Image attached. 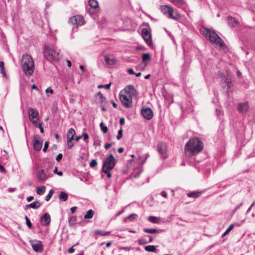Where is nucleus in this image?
<instances>
[{
  "label": "nucleus",
  "mask_w": 255,
  "mask_h": 255,
  "mask_svg": "<svg viewBox=\"0 0 255 255\" xmlns=\"http://www.w3.org/2000/svg\"><path fill=\"white\" fill-rule=\"evenodd\" d=\"M138 243L140 245H143L148 243V241L145 238H141L138 240Z\"/></svg>",
  "instance_id": "nucleus-40"
},
{
  "label": "nucleus",
  "mask_w": 255,
  "mask_h": 255,
  "mask_svg": "<svg viewBox=\"0 0 255 255\" xmlns=\"http://www.w3.org/2000/svg\"><path fill=\"white\" fill-rule=\"evenodd\" d=\"M54 173L55 174H57L59 176H62L63 175V172L62 171H58L57 167H55L54 170Z\"/></svg>",
  "instance_id": "nucleus-48"
},
{
  "label": "nucleus",
  "mask_w": 255,
  "mask_h": 255,
  "mask_svg": "<svg viewBox=\"0 0 255 255\" xmlns=\"http://www.w3.org/2000/svg\"><path fill=\"white\" fill-rule=\"evenodd\" d=\"M42 144L40 142L37 138H34L33 140V146L34 149L36 151H40L42 148Z\"/></svg>",
  "instance_id": "nucleus-20"
},
{
  "label": "nucleus",
  "mask_w": 255,
  "mask_h": 255,
  "mask_svg": "<svg viewBox=\"0 0 255 255\" xmlns=\"http://www.w3.org/2000/svg\"><path fill=\"white\" fill-rule=\"evenodd\" d=\"M46 92L47 93H50L51 94H52L53 93V90L52 89L50 88H48L46 90Z\"/></svg>",
  "instance_id": "nucleus-61"
},
{
  "label": "nucleus",
  "mask_w": 255,
  "mask_h": 255,
  "mask_svg": "<svg viewBox=\"0 0 255 255\" xmlns=\"http://www.w3.org/2000/svg\"><path fill=\"white\" fill-rule=\"evenodd\" d=\"M234 227V224H231L228 228L226 230V231L225 232L224 234L223 235V236H225L226 234H228L233 228Z\"/></svg>",
  "instance_id": "nucleus-44"
},
{
  "label": "nucleus",
  "mask_w": 255,
  "mask_h": 255,
  "mask_svg": "<svg viewBox=\"0 0 255 255\" xmlns=\"http://www.w3.org/2000/svg\"><path fill=\"white\" fill-rule=\"evenodd\" d=\"M204 148L203 142L198 137L190 139L186 144L185 153L187 156H193L201 151Z\"/></svg>",
  "instance_id": "nucleus-1"
},
{
  "label": "nucleus",
  "mask_w": 255,
  "mask_h": 255,
  "mask_svg": "<svg viewBox=\"0 0 255 255\" xmlns=\"http://www.w3.org/2000/svg\"><path fill=\"white\" fill-rule=\"evenodd\" d=\"M77 221V218L75 216H72L71 217L69 220V225L71 226L74 225Z\"/></svg>",
  "instance_id": "nucleus-35"
},
{
  "label": "nucleus",
  "mask_w": 255,
  "mask_h": 255,
  "mask_svg": "<svg viewBox=\"0 0 255 255\" xmlns=\"http://www.w3.org/2000/svg\"><path fill=\"white\" fill-rule=\"evenodd\" d=\"M228 23L232 27H238L240 25V22L237 19L232 16L228 17Z\"/></svg>",
  "instance_id": "nucleus-17"
},
{
  "label": "nucleus",
  "mask_w": 255,
  "mask_h": 255,
  "mask_svg": "<svg viewBox=\"0 0 255 255\" xmlns=\"http://www.w3.org/2000/svg\"><path fill=\"white\" fill-rule=\"evenodd\" d=\"M255 204V201H254L253 203L251 204L250 207L248 209L247 213H248L251 210L252 207L254 206Z\"/></svg>",
  "instance_id": "nucleus-57"
},
{
  "label": "nucleus",
  "mask_w": 255,
  "mask_h": 255,
  "mask_svg": "<svg viewBox=\"0 0 255 255\" xmlns=\"http://www.w3.org/2000/svg\"><path fill=\"white\" fill-rule=\"evenodd\" d=\"M88 3L89 6L93 9L94 11H97L99 8V5L97 0H89Z\"/></svg>",
  "instance_id": "nucleus-21"
},
{
  "label": "nucleus",
  "mask_w": 255,
  "mask_h": 255,
  "mask_svg": "<svg viewBox=\"0 0 255 255\" xmlns=\"http://www.w3.org/2000/svg\"><path fill=\"white\" fill-rule=\"evenodd\" d=\"M82 136L83 137L84 140H86L89 138V135L86 132L83 133Z\"/></svg>",
  "instance_id": "nucleus-54"
},
{
  "label": "nucleus",
  "mask_w": 255,
  "mask_h": 255,
  "mask_svg": "<svg viewBox=\"0 0 255 255\" xmlns=\"http://www.w3.org/2000/svg\"><path fill=\"white\" fill-rule=\"evenodd\" d=\"M202 194V192L194 191V192L188 193L187 194V196L189 197L196 198L199 197L200 196H201Z\"/></svg>",
  "instance_id": "nucleus-25"
},
{
  "label": "nucleus",
  "mask_w": 255,
  "mask_h": 255,
  "mask_svg": "<svg viewBox=\"0 0 255 255\" xmlns=\"http://www.w3.org/2000/svg\"><path fill=\"white\" fill-rule=\"evenodd\" d=\"M141 114L142 116L146 120H151L153 116V113L152 110L148 107L143 108L141 110Z\"/></svg>",
  "instance_id": "nucleus-10"
},
{
  "label": "nucleus",
  "mask_w": 255,
  "mask_h": 255,
  "mask_svg": "<svg viewBox=\"0 0 255 255\" xmlns=\"http://www.w3.org/2000/svg\"><path fill=\"white\" fill-rule=\"evenodd\" d=\"M123 137V130L122 128H121L118 131V134L117 136V139L118 140H120Z\"/></svg>",
  "instance_id": "nucleus-43"
},
{
  "label": "nucleus",
  "mask_w": 255,
  "mask_h": 255,
  "mask_svg": "<svg viewBox=\"0 0 255 255\" xmlns=\"http://www.w3.org/2000/svg\"><path fill=\"white\" fill-rule=\"evenodd\" d=\"M131 249H132V248L130 247H121L120 248V250H125V251H129Z\"/></svg>",
  "instance_id": "nucleus-51"
},
{
  "label": "nucleus",
  "mask_w": 255,
  "mask_h": 255,
  "mask_svg": "<svg viewBox=\"0 0 255 255\" xmlns=\"http://www.w3.org/2000/svg\"><path fill=\"white\" fill-rule=\"evenodd\" d=\"M137 217V215L134 213H133L128 216L127 217V219H129L130 221H132L133 220L136 219Z\"/></svg>",
  "instance_id": "nucleus-39"
},
{
  "label": "nucleus",
  "mask_w": 255,
  "mask_h": 255,
  "mask_svg": "<svg viewBox=\"0 0 255 255\" xmlns=\"http://www.w3.org/2000/svg\"><path fill=\"white\" fill-rule=\"evenodd\" d=\"M94 215V211L92 209L89 210L84 216L85 219H92Z\"/></svg>",
  "instance_id": "nucleus-29"
},
{
  "label": "nucleus",
  "mask_w": 255,
  "mask_h": 255,
  "mask_svg": "<svg viewBox=\"0 0 255 255\" xmlns=\"http://www.w3.org/2000/svg\"><path fill=\"white\" fill-rule=\"evenodd\" d=\"M96 235H101L102 236H108L110 235V232H102L100 230H97L95 232Z\"/></svg>",
  "instance_id": "nucleus-36"
},
{
  "label": "nucleus",
  "mask_w": 255,
  "mask_h": 255,
  "mask_svg": "<svg viewBox=\"0 0 255 255\" xmlns=\"http://www.w3.org/2000/svg\"><path fill=\"white\" fill-rule=\"evenodd\" d=\"M172 2L176 5H181L183 3V0H172Z\"/></svg>",
  "instance_id": "nucleus-45"
},
{
  "label": "nucleus",
  "mask_w": 255,
  "mask_h": 255,
  "mask_svg": "<svg viewBox=\"0 0 255 255\" xmlns=\"http://www.w3.org/2000/svg\"><path fill=\"white\" fill-rule=\"evenodd\" d=\"M100 126L101 128V129L103 132L104 133H106L108 131V128L106 126L104 125V124L102 122L100 124Z\"/></svg>",
  "instance_id": "nucleus-34"
},
{
  "label": "nucleus",
  "mask_w": 255,
  "mask_h": 255,
  "mask_svg": "<svg viewBox=\"0 0 255 255\" xmlns=\"http://www.w3.org/2000/svg\"><path fill=\"white\" fill-rule=\"evenodd\" d=\"M120 124L121 125H123L125 124V119L124 118H121L120 120Z\"/></svg>",
  "instance_id": "nucleus-63"
},
{
  "label": "nucleus",
  "mask_w": 255,
  "mask_h": 255,
  "mask_svg": "<svg viewBox=\"0 0 255 255\" xmlns=\"http://www.w3.org/2000/svg\"><path fill=\"white\" fill-rule=\"evenodd\" d=\"M37 180L40 182H43L46 181L49 177L43 169L37 171L36 174Z\"/></svg>",
  "instance_id": "nucleus-11"
},
{
  "label": "nucleus",
  "mask_w": 255,
  "mask_h": 255,
  "mask_svg": "<svg viewBox=\"0 0 255 255\" xmlns=\"http://www.w3.org/2000/svg\"><path fill=\"white\" fill-rule=\"evenodd\" d=\"M111 83H109V84H106L105 85H100L98 86V88H105L107 89H109L110 88V87H111Z\"/></svg>",
  "instance_id": "nucleus-46"
},
{
  "label": "nucleus",
  "mask_w": 255,
  "mask_h": 255,
  "mask_svg": "<svg viewBox=\"0 0 255 255\" xmlns=\"http://www.w3.org/2000/svg\"><path fill=\"white\" fill-rule=\"evenodd\" d=\"M32 248L36 252L41 253L43 250V246L41 241H38L37 243L32 244Z\"/></svg>",
  "instance_id": "nucleus-19"
},
{
  "label": "nucleus",
  "mask_w": 255,
  "mask_h": 255,
  "mask_svg": "<svg viewBox=\"0 0 255 255\" xmlns=\"http://www.w3.org/2000/svg\"><path fill=\"white\" fill-rule=\"evenodd\" d=\"M203 33L207 40L211 43H216L220 47H223L224 45V42L221 37L215 32V31L209 28H205L203 31Z\"/></svg>",
  "instance_id": "nucleus-4"
},
{
  "label": "nucleus",
  "mask_w": 255,
  "mask_h": 255,
  "mask_svg": "<svg viewBox=\"0 0 255 255\" xmlns=\"http://www.w3.org/2000/svg\"><path fill=\"white\" fill-rule=\"evenodd\" d=\"M116 162L115 158L112 154L108 156L104 161L102 169L108 170H112L115 167Z\"/></svg>",
  "instance_id": "nucleus-5"
},
{
  "label": "nucleus",
  "mask_w": 255,
  "mask_h": 255,
  "mask_svg": "<svg viewBox=\"0 0 255 255\" xmlns=\"http://www.w3.org/2000/svg\"><path fill=\"white\" fill-rule=\"evenodd\" d=\"M249 108V105L248 102L243 103H239L238 105V110L240 113L245 114Z\"/></svg>",
  "instance_id": "nucleus-13"
},
{
  "label": "nucleus",
  "mask_w": 255,
  "mask_h": 255,
  "mask_svg": "<svg viewBox=\"0 0 255 255\" xmlns=\"http://www.w3.org/2000/svg\"><path fill=\"white\" fill-rule=\"evenodd\" d=\"M0 73L2 74L3 77H6V72L4 67V63L2 61L0 62Z\"/></svg>",
  "instance_id": "nucleus-32"
},
{
  "label": "nucleus",
  "mask_w": 255,
  "mask_h": 255,
  "mask_svg": "<svg viewBox=\"0 0 255 255\" xmlns=\"http://www.w3.org/2000/svg\"><path fill=\"white\" fill-rule=\"evenodd\" d=\"M128 72L129 74H131V75H134L135 74V73L133 71V69H131V68H130L128 70Z\"/></svg>",
  "instance_id": "nucleus-62"
},
{
  "label": "nucleus",
  "mask_w": 255,
  "mask_h": 255,
  "mask_svg": "<svg viewBox=\"0 0 255 255\" xmlns=\"http://www.w3.org/2000/svg\"><path fill=\"white\" fill-rule=\"evenodd\" d=\"M40 206H41L40 203L39 201H35V202H33L30 203L27 206H28L31 208H33V209H37Z\"/></svg>",
  "instance_id": "nucleus-28"
},
{
  "label": "nucleus",
  "mask_w": 255,
  "mask_h": 255,
  "mask_svg": "<svg viewBox=\"0 0 255 255\" xmlns=\"http://www.w3.org/2000/svg\"><path fill=\"white\" fill-rule=\"evenodd\" d=\"M69 22L76 26H80L84 24V18L81 15H75L70 18Z\"/></svg>",
  "instance_id": "nucleus-8"
},
{
  "label": "nucleus",
  "mask_w": 255,
  "mask_h": 255,
  "mask_svg": "<svg viewBox=\"0 0 255 255\" xmlns=\"http://www.w3.org/2000/svg\"><path fill=\"white\" fill-rule=\"evenodd\" d=\"M168 17L174 19V20H178L180 18V15L179 14L178 11L176 9H174L173 8L170 10Z\"/></svg>",
  "instance_id": "nucleus-16"
},
{
  "label": "nucleus",
  "mask_w": 255,
  "mask_h": 255,
  "mask_svg": "<svg viewBox=\"0 0 255 255\" xmlns=\"http://www.w3.org/2000/svg\"><path fill=\"white\" fill-rule=\"evenodd\" d=\"M74 251H75V249L73 248V246L68 249V252L69 253L71 254V253H73L74 252Z\"/></svg>",
  "instance_id": "nucleus-60"
},
{
  "label": "nucleus",
  "mask_w": 255,
  "mask_h": 255,
  "mask_svg": "<svg viewBox=\"0 0 255 255\" xmlns=\"http://www.w3.org/2000/svg\"><path fill=\"white\" fill-rule=\"evenodd\" d=\"M36 193L39 195H42L45 192V187L44 186H39L36 188Z\"/></svg>",
  "instance_id": "nucleus-26"
},
{
  "label": "nucleus",
  "mask_w": 255,
  "mask_h": 255,
  "mask_svg": "<svg viewBox=\"0 0 255 255\" xmlns=\"http://www.w3.org/2000/svg\"><path fill=\"white\" fill-rule=\"evenodd\" d=\"M97 96L99 97L100 99L101 100L102 103L105 102L106 101V98L104 97L101 92H99L97 93Z\"/></svg>",
  "instance_id": "nucleus-42"
},
{
  "label": "nucleus",
  "mask_w": 255,
  "mask_h": 255,
  "mask_svg": "<svg viewBox=\"0 0 255 255\" xmlns=\"http://www.w3.org/2000/svg\"><path fill=\"white\" fill-rule=\"evenodd\" d=\"M40 222L42 225L48 226L51 222V218L49 214L47 213H45L40 218Z\"/></svg>",
  "instance_id": "nucleus-14"
},
{
  "label": "nucleus",
  "mask_w": 255,
  "mask_h": 255,
  "mask_svg": "<svg viewBox=\"0 0 255 255\" xmlns=\"http://www.w3.org/2000/svg\"><path fill=\"white\" fill-rule=\"evenodd\" d=\"M73 140V139H67V147L68 149H71L74 146Z\"/></svg>",
  "instance_id": "nucleus-38"
},
{
  "label": "nucleus",
  "mask_w": 255,
  "mask_h": 255,
  "mask_svg": "<svg viewBox=\"0 0 255 255\" xmlns=\"http://www.w3.org/2000/svg\"><path fill=\"white\" fill-rule=\"evenodd\" d=\"M21 65L24 73L28 76L34 72V64L32 57L29 54L23 55L21 60Z\"/></svg>",
  "instance_id": "nucleus-2"
},
{
  "label": "nucleus",
  "mask_w": 255,
  "mask_h": 255,
  "mask_svg": "<svg viewBox=\"0 0 255 255\" xmlns=\"http://www.w3.org/2000/svg\"><path fill=\"white\" fill-rule=\"evenodd\" d=\"M160 194L162 197H163L164 198L167 197V193L166 191H162L161 192Z\"/></svg>",
  "instance_id": "nucleus-55"
},
{
  "label": "nucleus",
  "mask_w": 255,
  "mask_h": 255,
  "mask_svg": "<svg viewBox=\"0 0 255 255\" xmlns=\"http://www.w3.org/2000/svg\"><path fill=\"white\" fill-rule=\"evenodd\" d=\"M63 157V155L62 153H59L58 154V155L56 157V160L58 161V162H59L62 158Z\"/></svg>",
  "instance_id": "nucleus-53"
},
{
  "label": "nucleus",
  "mask_w": 255,
  "mask_h": 255,
  "mask_svg": "<svg viewBox=\"0 0 255 255\" xmlns=\"http://www.w3.org/2000/svg\"><path fill=\"white\" fill-rule=\"evenodd\" d=\"M172 7L169 6L167 5H161L160 6V9L163 14L168 15L170 10Z\"/></svg>",
  "instance_id": "nucleus-22"
},
{
  "label": "nucleus",
  "mask_w": 255,
  "mask_h": 255,
  "mask_svg": "<svg viewBox=\"0 0 255 255\" xmlns=\"http://www.w3.org/2000/svg\"><path fill=\"white\" fill-rule=\"evenodd\" d=\"M143 231L145 233H150V234H154V233H160L162 231V230H157L156 229H148V228H144L143 229Z\"/></svg>",
  "instance_id": "nucleus-24"
},
{
  "label": "nucleus",
  "mask_w": 255,
  "mask_h": 255,
  "mask_svg": "<svg viewBox=\"0 0 255 255\" xmlns=\"http://www.w3.org/2000/svg\"><path fill=\"white\" fill-rule=\"evenodd\" d=\"M25 219L26 224V225L27 226V227L29 229H31L32 227V225L30 221L29 220V219L27 217V216H25Z\"/></svg>",
  "instance_id": "nucleus-41"
},
{
  "label": "nucleus",
  "mask_w": 255,
  "mask_h": 255,
  "mask_svg": "<svg viewBox=\"0 0 255 255\" xmlns=\"http://www.w3.org/2000/svg\"><path fill=\"white\" fill-rule=\"evenodd\" d=\"M49 146V142L46 141L44 144V148H43V151L45 152L47 151V149Z\"/></svg>",
  "instance_id": "nucleus-50"
},
{
  "label": "nucleus",
  "mask_w": 255,
  "mask_h": 255,
  "mask_svg": "<svg viewBox=\"0 0 255 255\" xmlns=\"http://www.w3.org/2000/svg\"><path fill=\"white\" fill-rule=\"evenodd\" d=\"M136 90L135 89L134 86L132 85H129L127 86L124 90L121 91L120 92H123L124 94L129 95L131 96L135 95L136 93Z\"/></svg>",
  "instance_id": "nucleus-12"
},
{
  "label": "nucleus",
  "mask_w": 255,
  "mask_h": 255,
  "mask_svg": "<svg viewBox=\"0 0 255 255\" xmlns=\"http://www.w3.org/2000/svg\"><path fill=\"white\" fill-rule=\"evenodd\" d=\"M148 221L152 223H159L160 219L155 216H150L148 218Z\"/></svg>",
  "instance_id": "nucleus-30"
},
{
  "label": "nucleus",
  "mask_w": 255,
  "mask_h": 255,
  "mask_svg": "<svg viewBox=\"0 0 255 255\" xmlns=\"http://www.w3.org/2000/svg\"><path fill=\"white\" fill-rule=\"evenodd\" d=\"M33 198H34L32 196H29L27 198V201L28 202H30L33 199Z\"/></svg>",
  "instance_id": "nucleus-64"
},
{
  "label": "nucleus",
  "mask_w": 255,
  "mask_h": 255,
  "mask_svg": "<svg viewBox=\"0 0 255 255\" xmlns=\"http://www.w3.org/2000/svg\"><path fill=\"white\" fill-rule=\"evenodd\" d=\"M97 164V162L96 159H93L90 163V166L91 167H94Z\"/></svg>",
  "instance_id": "nucleus-47"
},
{
  "label": "nucleus",
  "mask_w": 255,
  "mask_h": 255,
  "mask_svg": "<svg viewBox=\"0 0 255 255\" xmlns=\"http://www.w3.org/2000/svg\"><path fill=\"white\" fill-rule=\"evenodd\" d=\"M119 96L120 100L124 107L127 108H130L132 107V96L124 94L123 92H120Z\"/></svg>",
  "instance_id": "nucleus-6"
},
{
  "label": "nucleus",
  "mask_w": 255,
  "mask_h": 255,
  "mask_svg": "<svg viewBox=\"0 0 255 255\" xmlns=\"http://www.w3.org/2000/svg\"><path fill=\"white\" fill-rule=\"evenodd\" d=\"M28 117L30 121L34 126L37 125L39 120V114L37 110L32 108H29L28 110Z\"/></svg>",
  "instance_id": "nucleus-7"
},
{
  "label": "nucleus",
  "mask_w": 255,
  "mask_h": 255,
  "mask_svg": "<svg viewBox=\"0 0 255 255\" xmlns=\"http://www.w3.org/2000/svg\"><path fill=\"white\" fill-rule=\"evenodd\" d=\"M60 50L51 45L46 46L43 49L45 58L51 62L56 61L60 59Z\"/></svg>",
  "instance_id": "nucleus-3"
},
{
  "label": "nucleus",
  "mask_w": 255,
  "mask_h": 255,
  "mask_svg": "<svg viewBox=\"0 0 255 255\" xmlns=\"http://www.w3.org/2000/svg\"><path fill=\"white\" fill-rule=\"evenodd\" d=\"M76 134V132L74 128H70L67 133V139H74V137L75 135Z\"/></svg>",
  "instance_id": "nucleus-23"
},
{
  "label": "nucleus",
  "mask_w": 255,
  "mask_h": 255,
  "mask_svg": "<svg viewBox=\"0 0 255 255\" xmlns=\"http://www.w3.org/2000/svg\"><path fill=\"white\" fill-rule=\"evenodd\" d=\"M144 249L146 251L148 252H155L156 248L153 245H148L144 247Z\"/></svg>",
  "instance_id": "nucleus-31"
},
{
  "label": "nucleus",
  "mask_w": 255,
  "mask_h": 255,
  "mask_svg": "<svg viewBox=\"0 0 255 255\" xmlns=\"http://www.w3.org/2000/svg\"><path fill=\"white\" fill-rule=\"evenodd\" d=\"M0 172L1 173L5 172V169L4 167L0 164Z\"/></svg>",
  "instance_id": "nucleus-56"
},
{
  "label": "nucleus",
  "mask_w": 255,
  "mask_h": 255,
  "mask_svg": "<svg viewBox=\"0 0 255 255\" xmlns=\"http://www.w3.org/2000/svg\"><path fill=\"white\" fill-rule=\"evenodd\" d=\"M150 59V55L148 53H143L142 55V60L143 62L149 61Z\"/></svg>",
  "instance_id": "nucleus-33"
},
{
  "label": "nucleus",
  "mask_w": 255,
  "mask_h": 255,
  "mask_svg": "<svg viewBox=\"0 0 255 255\" xmlns=\"http://www.w3.org/2000/svg\"><path fill=\"white\" fill-rule=\"evenodd\" d=\"M42 123H39L37 124V126H36L35 127H38L39 128H40V132L41 133H43L44 132V129H43V128H42Z\"/></svg>",
  "instance_id": "nucleus-52"
},
{
  "label": "nucleus",
  "mask_w": 255,
  "mask_h": 255,
  "mask_svg": "<svg viewBox=\"0 0 255 255\" xmlns=\"http://www.w3.org/2000/svg\"><path fill=\"white\" fill-rule=\"evenodd\" d=\"M53 193H54L53 190V189H51L50 190V191L49 192L48 194L45 197V200L46 201H49L50 198H51L52 196L53 195Z\"/></svg>",
  "instance_id": "nucleus-37"
},
{
  "label": "nucleus",
  "mask_w": 255,
  "mask_h": 255,
  "mask_svg": "<svg viewBox=\"0 0 255 255\" xmlns=\"http://www.w3.org/2000/svg\"><path fill=\"white\" fill-rule=\"evenodd\" d=\"M157 149L158 153L161 155H163L166 153L167 150V146L165 143L160 142L157 145Z\"/></svg>",
  "instance_id": "nucleus-15"
},
{
  "label": "nucleus",
  "mask_w": 255,
  "mask_h": 255,
  "mask_svg": "<svg viewBox=\"0 0 255 255\" xmlns=\"http://www.w3.org/2000/svg\"><path fill=\"white\" fill-rule=\"evenodd\" d=\"M77 209V207L74 206L71 208L70 210L72 214H73L75 212L76 210Z\"/></svg>",
  "instance_id": "nucleus-59"
},
{
  "label": "nucleus",
  "mask_w": 255,
  "mask_h": 255,
  "mask_svg": "<svg viewBox=\"0 0 255 255\" xmlns=\"http://www.w3.org/2000/svg\"><path fill=\"white\" fill-rule=\"evenodd\" d=\"M104 59L106 63L110 66H113L117 63V59L115 57L110 58L108 55H105L104 56Z\"/></svg>",
  "instance_id": "nucleus-18"
},
{
  "label": "nucleus",
  "mask_w": 255,
  "mask_h": 255,
  "mask_svg": "<svg viewBox=\"0 0 255 255\" xmlns=\"http://www.w3.org/2000/svg\"><path fill=\"white\" fill-rule=\"evenodd\" d=\"M102 171H103V172H104L105 173L107 174V177H108V178H111V177H112V175H111V173H110V171H111V170H108V172H106V171H107V170H106V169H105V170H104V169H102Z\"/></svg>",
  "instance_id": "nucleus-49"
},
{
  "label": "nucleus",
  "mask_w": 255,
  "mask_h": 255,
  "mask_svg": "<svg viewBox=\"0 0 255 255\" xmlns=\"http://www.w3.org/2000/svg\"><path fill=\"white\" fill-rule=\"evenodd\" d=\"M141 34L147 44L149 46L151 45L152 44L151 36L148 30L146 28H143L141 30Z\"/></svg>",
  "instance_id": "nucleus-9"
},
{
  "label": "nucleus",
  "mask_w": 255,
  "mask_h": 255,
  "mask_svg": "<svg viewBox=\"0 0 255 255\" xmlns=\"http://www.w3.org/2000/svg\"><path fill=\"white\" fill-rule=\"evenodd\" d=\"M112 146V144L111 143H107L105 144V148L106 150H108Z\"/></svg>",
  "instance_id": "nucleus-58"
},
{
  "label": "nucleus",
  "mask_w": 255,
  "mask_h": 255,
  "mask_svg": "<svg viewBox=\"0 0 255 255\" xmlns=\"http://www.w3.org/2000/svg\"><path fill=\"white\" fill-rule=\"evenodd\" d=\"M59 199L61 201H67L68 199V194L64 192H61L59 195Z\"/></svg>",
  "instance_id": "nucleus-27"
}]
</instances>
